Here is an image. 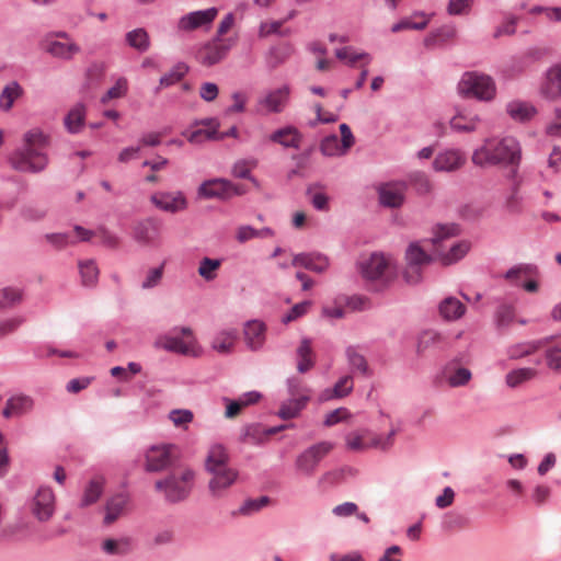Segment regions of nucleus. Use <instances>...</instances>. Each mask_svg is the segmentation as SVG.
<instances>
[{"instance_id": "obj_1", "label": "nucleus", "mask_w": 561, "mask_h": 561, "mask_svg": "<svg viewBox=\"0 0 561 561\" xmlns=\"http://www.w3.org/2000/svg\"><path fill=\"white\" fill-rule=\"evenodd\" d=\"M49 136L39 127L28 129L23 134L22 144L9 157L10 165L19 172L37 174L46 170L49 157L46 151Z\"/></svg>"}, {"instance_id": "obj_2", "label": "nucleus", "mask_w": 561, "mask_h": 561, "mask_svg": "<svg viewBox=\"0 0 561 561\" xmlns=\"http://www.w3.org/2000/svg\"><path fill=\"white\" fill-rule=\"evenodd\" d=\"M522 160V147L519 141L512 136L490 137L476 148L471 161L480 168L505 165L517 171Z\"/></svg>"}, {"instance_id": "obj_3", "label": "nucleus", "mask_w": 561, "mask_h": 561, "mask_svg": "<svg viewBox=\"0 0 561 561\" xmlns=\"http://www.w3.org/2000/svg\"><path fill=\"white\" fill-rule=\"evenodd\" d=\"M194 482L195 471L188 467H180L157 480L154 488L163 494L167 502L180 503L190 496Z\"/></svg>"}, {"instance_id": "obj_4", "label": "nucleus", "mask_w": 561, "mask_h": 561, "mask_svg": "<svg viewBox=\"0 0 561 561\" xmlns=\"http://www.w3.org/2000/svg\"><path fill=\"white\" fill-rule=\"evenodd\" d=\"M457 92L465 99L490 102L496 95V84L489 75L478 71H467L457 83Z\"/></svg>"}, {"instance_id": "obj_5", "label": "nucleus", "mask_w": 561, "mask_h": 561, "mask_svg": "<svg viewBox=\"0 0 561 561\" xmlns=\"http://www.w3.org/2000/svg\"><path fill=\"white\" fill-rule=\"evenodd\" d=\"M334 447L335 444L331 440H320L304 448L294 459L293 468L296 476L305 479L312 478L322 460L331 454Z\"/></svg>"}, {"instance_id": "obj_6", "label": "nucleus", "mask_w": 561, "mask_h": 561, "mask_svg": "<svg viewBox=\"0 0 561 561\" xmlns=\"http://www.w3.org/2000/svg\"><path fill=\"white\" fill-rule=\"evenodd\" d=\"M154 347L167 352L198 356V345L188 327H175L168 333L159 335L154 341Z\"/></svg>"}, {"instance_id": "obj_7", "label": "nucleus", "mask_w": 561, "mask_h": 561, "mask_svg": "<svg viewBox=\"0 0 561 561\" xmlns=\"http://www.w3.org/2000/svg\"><path fill=\"white\" fill-rule=\"evenodd\" d=\"M144 468L147 472H160L170 468L179 458V448L174 444L151 445L145 451Z\"/></svg>"}, {"instance_id": "obj_8", "label": "nucleus", "mask_w": 561, "mask_h": 561, "mask_svg": "<svg viewBox=\"0 0 561 561\" xmlns=\"http://www.w3.org/2000/svg\"><path fill=\"white\" fill-rule=\"evenodd\" d=\"M242 185L232 183L225 178L206 180L197 188L198 197L205 199L229 201L234 196L245 194Z\"/></svg>"}, {"instance_id": "obj_9", "label": "nucleus", "mask_w": 561, "mask_h": 561, "mask_svg": "<svg viewBox=\"0 0 561 561\" xmlns=\"http://www.w3.org/2000/svg\"><path fill=\"white\" fill-rule=\"evenodd\" d=\"M30 513L41 523L48 522L56 511V496L48 486H39L26 503Z\"/></svg>"}, {"instance_id": "obj_10", "label": "nucleus", "mask_w": 561, "mask_h": 561, "mask_svg": "<svg viewBox=\"0 0 561 561\" xmlns=\"http://www.w3.org/2000/svg\"><path fill=\"white\" fill-rule=\"evenodd\" d=\"M290 92L288 84L265 91L257 100V110L265 114L282 113L289 103Z\"/></svg>"}, {"instance_id": "obj_11", "label": "nucleus", "mask_w": 561, "mask_h": 561, "mask_svg": "<svg viewBox=\"0 0 561 561\" xmlns=\"http://www.w3.org/2000/svg\"><path fill=\"white\" fill-rule=\"evenodd\" d=\"M208 473L211 476L208 481V491L214 499L226 496L239 477L238 470L230 466L208 471Z\"/></svg>"}, {"instance_id": "obj_12", "label": "nucleus", "mask_w": 561, "mask_h": 561, "mask_svg": "<svg viewBox=\"0 0 561 561\" xmlns=\"http://www.w3.org/2000/svg\"><path fill=\"white\" fill-rule=\"evenodd\" d=\"M150 202L161 211L176 214L185 210L188 206L187 199L183 192H165L159 191L150 196Z\"/></svg>"}, {"instance_id": "obj_13", "label": "nucleus", "mask_w": 561, "mask_h": 561, "mask_svg": "<svg viewBox=\"0 0 561 561\" xmlns=\"http://www.w3.org/2000/svg\"><path fill=\"white\" fill-rule=\"evenodd\" d=\"M218 15V9L215 7L190 12L180 18L178 22V28L180 31H194L203 27H210L216 16Z\"/></svg>"}, {"instance_id": "obj_14", "label": "nucleus", "mask_w": 561, "mask_h": 561, "mask_svg": "<svg viewBox=\"0 0 561 561\" xmlns=\"http://www.w3.org/2000/svg\"><path fill=\"white\" fill-rule=\"evenodd\" d=\"M391 259L382 253H373L360 263L362 275L369 280L385 278L391 266Z\"/></svg>"}, {"instance_id": "obj_15", "label": "nucleus", "mask_w": 561, "mask_h": 561, "mask_svg": "<svg viewBox=\"0 0 561 561\" xmlns=\"http://www.w3.org/2000/svg\"><path fill=\"white\" fill-rule=\"evenodd\" d=\"M539 94L548 101L561 99V62L550 66L542 78Z\"/></svg>"}, {"instance_id": "obj_16", "label": "nucleus", "mask_w": 561, "mask_h": 561, "mask_svg": "<svg viewBox=\"0 0 561 561\" xmlns=\"http://www.w3.org/2000/svg\"><path fill=\"white\" fill-rule=\"evenodd\" d=\"M408 268L405 279L408 283H417L420 280V268L430 263L431 256L417 244L411 243L405 252Z\"/></svg>"}, {"instance_id": "obj_17", "label": "nucleus", "mask_w": 561, "mask_h": 561, "mask_svg": "<svg viewBox=\"0 0 561 561\" xmlns=\"http://www.w3.org/2000/svg\"><path fill=\"white\" fill-rule=\"evenodd\" d=\"M481 122V117L474 111L466 107H457L454 116L449 121V126L455 133L470 134L479 129Z\"/></svg>"}, {"instance_id": "obj_18", "label": "nucleus", "mask_w": 561, "mask_h": 561, "mask_svg": "<svg viewBox=\"0 0 561 561\" xmlns=\"http://www.w3.org/2000/svg\"><path fill=\"white\" fill-rule=\"evenodd\" d=\"M466 163V156L460 149L448 148L437 153L433 161L436 172H454Z\"/></svg>"}, {"instance_id": "obj_19", "label": "nucleus", "mask_w": 561, "mask_h": 561, "mask_svg": "<svg viewBox=\"0 0 561 561\" xmlns=\"http://www.w3.org/2000/svg\"><path fill=\"white\" fill-rule=\"evenodd\" d=\"M407 184L403 182L386 183L378 190L379 202L385 207L398 208L405 201Z\"/></svg>"}, {"instance_id": "obj_20", "label": "nucleus", "mask_w": 561, "mask_h": 561, "mask_svg": "<svg viewBox=\"0 0 561 561\" xmlns=\"http://www.w3.org/2000/svg\"><path fill=\"white\" fill-rule=\"evenodd\" d=\"M35 401L31 396L18 393L11 396L7 401L2 415L5 419L21 417L33 411Z\"/></svg>"}, {"instance_id": "obj_21", "label": "nucleus", "mask_w": 561, "mask_h": 561, "mask_svg": "<svg viewBox=\"0 0 561 561\" xmlns=\"http://www.w3.org/2000/svg\"><path fill=\"white\" fill-rule=\"evenodd\" d=\"M268 139L274 144L280 145L283 148L298 150L301 147L304 136L297 127L286 125L275 129L268 136Z\"/></svg>"}, {"instance_id": "obj_22", "label": "nucleus", "mask_w": 561, "mask_h": 561, "mask_svg": "<svg viewBox=\"0 0 561 561\" xmlns=\"http://www.w3.org/2000/svg\"><path fill=\"white\" fill-rule=\"evenodd\" d=\"M293 266H300L306 270H309L314 273H324L329 266L330 261L329 259L317 252L312 253H299L294 255L293 261L290 263Z\"/></svg>"}, {"instance_id": "obj_23", "label": "nucleus", "mask_w": 561, "mask_h": 561, "mask_svg": "<svg viewBox=\"0 0 561 561\" xmlns=\"http://www.w3.org/2000/svg\"><path fill=\"white\" fill-rule=\"evenodd\" d=\"M243 334L248 348L259 351L265 343L266 325L260 320H250L244 324Z\"/></svg>"}, {"instance_id": "obj_24", "label": "nucleus", "mask_w": 561, "mask_h": 561, "mask_svg": "<svg viewBox=\"0 0 561 561\" xmlns=\"http://www.w3.org/2000/svg\"><path fill=\"white\" fill-rule=\"evenodd\" d=\"M228 49V46L220 44L219 38H216L201 47L196 58L202 65L209 67L222 60Z\"/></svg>"}, {"instance_id": "obj_25", "label": "nucleus", "mask_w": 561, "mask_h": 561, "mask_svg": "<svg viewBox=\"0 0 561 561\" xmlns=\"http://www.w3.org/2000/svg\"><path fill=\"white\" fill-rule=\"evenodd\" d=\"M44 49L55 58L70 60L80 51V47L72 41L59 42L49 36L44 41Z\"/></svg>"}, {"instance_id": "obj_26", "label": "nucleus", "mask_w": 561, "mask_h": 561, "mask_svg": "<svg viewBox=\"0 0 561 561\" xmlns=\"http://www.w3.org/2000/svg\"><path fill=\"white\" fill-rule=\"evenodd\" d=\"M354 389V378L352 375L340 377L333 387L325 388L321 391L319 400L322 402L343 399L352 393Z\"/></svg>"}, {"instance_id": "obj_27", "label": "nucleus", "mask_w": 561, "mask_h": 561, "mask_svg": "<svg viewBox=\"0 0 561 561\" xmlns=\"http://www.w3.org/2000/svg\"><path fill=\"white\" fill-rule=\"evenodd\" d=\"M505 108L508 116L518 123L529 122L537 115L536 106L527 101L512 100Z\"/></svg>"}, {"instance_id": "obj_28", "label": "nucleus", "mask_w": 561, "mask_h": 561, "mask_svg": "<svg viewBox=\"0 0 561 561\" xmlns=\"http://www.w3.org/2000/svg\"><path fill=\"white\" fill-rule=\"evenodd\" d=\"M238 340V330L234 328L218 331L211 340V348L222 355L232 353Z\"/></svg>"}, {"instance_id": "obj_29", "label": "nucleus", "mask_w": 561, "mask_h": 561, "mask_svg": "<svg viewBox=\"0 0 561 561\" xmlns=\"http://www.w3.org/2000/svg\"><path fill=\"white\" fill-rule=\"evenodd\" d=\"M129 504V497L126 494H116L110 497L105 504L104 525H112L122 515L125 514Z\"/></svg>"}, {"instance_id": "obj_30", "label": "nucleus", "mask_w": 561, "mask_h": 561, "mask_svg": "<svg viewBox=\"0 0 561 561\" xmlns=\"http://www.w3.org/2000/svg\"><path fill=\"white\" fill-rule=\"evenodd\" d=\"M548 341V339H541L515 343L506 348V355L512 360L522 359L535 354L537 351L542 348Z\"/></svg>"}, {"instance_id": "obj_31", "label": "nucleus", "mask_w": 561, "mask_h": 561, "mask_svg": "<svg viewBox=\"0 0 561 561\" xmlns=\"http://www.w3.org/2000/svg\"><path fill=\"white\" fill-rule=\"evenodd\" d=\"M296 357L298 373L306 374L314 367L316 359L310 339L304 337L300 341L296 350Z\"/></svg>"}, {"instance_id": "obj_32", "label": "nucleus", "mask_w": 561, "mask_h": 561, "mask_svg": "<svg viewBox=\"0 0 561 561\" xmlns=\"http://www.w3.org/2000/svg\"><path fill=\"white\" fill-rule=\"evenodd\" d=\"M229 466V454L226 447L221 444H213L207 453L205 459L206 471L225 468Z\"/></svg>"}, {"instance_id": "obj_33", "label": "nucleus", "mask_w": 561, "mask_h": 561, "mask_svg": "<svg viewBox=\"0 0 561 561\" xmlns=\"http://www.w3.org/2000/svg\"><path fill=\"white\" fill-rule=\"evenodd\" d=\"M538 370L534 367H518L510 370L505 375V385L511 389H516L522 385L537 378Z\"/></svg>"}, {"instance_id": "obj_34", "label": "nucleus", "mask_w": 561, "mask_h": 561, "mask_svg": "<svg viewBox=\"0 0 561 561\" xmlns=\"http://www.w3.org/2000/svg\"><path fill=\"white\" fill-rule=\"evenodd\" d=\"M439 314L447 321H456L466 312V306L455 297H447L439 304Z\"/></svg>"}, {"instance_id": "obj_35", "label": "nucleus", "mask_w": 561, "mask_h": 561, "mask_svg": "<svg viewBox=\"0 0 561 561\" xmlns=\"http://www.w3.org/2000/svg\"><path fill=\"white\" fill-rule=\"evenodd\" d=\"M309 402L308 397H301V398H291L289 397L287 400H285L277 412V415L282 420H291L297 417L300 412L306 408L307 403Z\"/></svg>"}, {"instance_id": "obj_36", "label": "nucleus", "mask_w": 561, "mask_h": 561, "mask_svg": "<svg viewBox=\"0 0 561 561\" xmlns=\"http://www.w3.org/2000/svg\"><path fill=\"white\" fill-rule=\"evenodd\" d=\"M443 376L446 382L453 387H463L468 385V382L472 378V374L468 368L465 367H453L450 365L446 366L443 371Z\"/></svg>"}, {"instance_id": "obj_37", "label": "nucleus", "mask_w": 561, "mask_h": 561, "mask_svg": "<svg viewBox=\"0 0 561 561\" xmlns=\"http://www.w3.org/2000/svg\"><path fill=\"white\" fill-rule=\"evenodd\" d=\"M347 364L353 373H359L363 376H371V370L365 356L355 346H348L345 351Z\"/></svg>"}, {"instance_id": "obj_38", "label": "nucleus", "mask_w": 561, "mask_h": 561, "mask_svg": "<svg viewBox=\"0 0 561 561\" xmlns=\"http://www.w3.org/2000/svg\"><path fill=\"white\" fill-rule=\"evenodd\" d=\"M85 119V106L81 103L76 104L65 117V127L70 134H77L81 130Z\"/></svg>"}, {"instance_id": "obj_39", "label": "nucleus", "mask_w": 561, "mask_h": 561, "mask_svg": "<svg viewBox=\"0 0 561 561\" xmlns=\"http://www.w3.org/2000/svg\"><path fill=\"white\" fill-rule=\"evenodd\" d=\"M104 482L102 478H93L89 481L87 486L83 490L82 497L80 500V507H88L101 497L103 493Z\"/></svg>"}, {"instance_id": "obj_40", "label": "nucleus", "mask_w": 561, "mask_h": 561, "mask_svg": "<svg viewBox=\"0 0 561 561\" xmlns=\"http://www.w3.org/2000/svg\"><path fill=\"white\" fill-rule=\"evenodd\" d=\"M134 548V540L130 537H122L118 539H106L102 543L105 553L114 556H124L129 553Z\"/></svg>"}, {"instance_id": "obj_41", "label": "nucleus", "mask_w": 561, "mask_h": 561, "mask_svg": "<svg viewBox=\"0 0 561 561\" xmlns=\"http://www.w3.org/2000/svg\"><path fill=\"white\" fill-rule=\"evenodd\" d=\"M356 470L351 467H342L324 472L318 483L323 486H332L343 482L347 477H354Z\"/></svg>"}, {"instance_id": "obj_42", "label": "nucleus", "mask_w": 561, "mask_h": 561, "mask_svg": "<svg viewBox=\"0 0 561 561\" xmlns=\"http://www.w3.org/2000/svg\"><path fill=\"white\" fill-rule=\"evenodd\" d=\"M471 248V243L467 240H461L454 243L447 252L439 255L444 265H451L467 255Z\"/></svg>"}, {"instance_id": "obj_43", "label": "nucleus", "mask_w": 561, "mask_h": 561, "mask_svg": "<svg viewBox=\"0 0 561 561\" xmlns=\"http://www.w3.org/2000/svg\"><path fill=\"white\" fill-rule=\"evenodd\" d=\"M126 43L139 53H145L150 48V37L148 32L138 27L128 33L125 36Z\"/></svg>"}, {"instance_id": "obj_44", "label": "nucleus", "mask_w": 561, "mask_h": 561, "mask_svg": "<svg viewBox=\"0 0 561 561\" xmlns=\"http://www.w3.org/2000/svg\"><path fill=\"white\" fill-rule=\"evenodd\" d=\"M445 337L435 330H425L420 333L416 343L417 354H423L432 347H436L444 342Z\"/></svg>"}, {"instance_id": "obj_45", "label": "nucleus", "mask_w": 561, "mask_h": 561, "mask_svg": "<svg viewBox=\"0 0 561 561\" xmlns=\"http://www.w3.org/2000/svg\"><path fill=\"white\" fill-rule=\"evenodd\" d=\"M23 93V89L16 81L8 83L0 93V108L2 111H9L12 108L14 101L19 99Z\"/></svg>"}, {"instance_id": "obj_46", "label": "nucleus", "mask_w": 561, "mask_h": 561, "mask_svg": "<svg viewBox=\"0 0 561 561\" xmlns=\"http://www.w3.org/2000/svg\"><path fill=\"white\" fill-rule=\"evenodd\" d=\"M257 165V160L254 158L240 159L236 161L231 168V174L237 179H248L255 185L257 181L251 175V171Z\"/></svg>"}, {"instance_id": "obj_47", "label": "nucleus", "mask_w": 561, "mask_h": 561, "mask_svg": "<svg viewBox=\"0 0 561 561\" xmlns=\"http://www.w3.org/2000/svg\"><path fill=\"white\" fill-rule=\"evenodd\" d=\"M209 128H198L187 135V140L192 144H201L205 140L218 138V123L215 119L207 121Z\"/></svg>"}, {"instance_id": "obj_48", "label": "nucleus", "mask_w": 561, "mask_h": 561, "mask_svg": "<svg viewBox=\"0 0 561 561\" xmlns=\"http://www.w3.org/2000/svg\"><path fill=\"white\" fill-rule=\"evenodd\" d=\"M320 151L325 157H340L347 152L336 135L324 137L320 144Z\"/></svg>"}, {"instance_id": "obj_49", "label": "nucleus", "mask_w": 561, "mask_h": 561, "mask_svg": "<svg viewBox=\"0 0 561 561\" xmlns=\"http://www.w3.org/2000/svg\"><path fill=\"white\" fill-rule=\"evenodd\" d=\"M220 259L203 257L198 265V275L206 282L216 279L217 272L221 266Z\"/></svg>"}, {"instance_id": "obj_50", "label": "nucleus", "mask_w": 561, "mask_h": 561, "mask_svg": "<svg viewBox=\"0 0 561 561\" xmlns=\"http://www.w3.org/2000/svg\"><path fill=\"white\" fill-rule=\"evenodd\" d=\"M81 280L84 286H94L99 279V268L94 261H80L78 264Z\"/></svg>"}, {"instance_id": "obj_51", "label": "nucleus", "mask_w": 561, "mask_h": 561, "mask_svg": "<svg viewBox=\"0 0 561 561\" xmlns=\"http://www.w3.org/2000/svg\"><path fill=\"white\" fill-rule=\"evenodd\" d=\"M188 72V66L184 62H179L172 67V69L163 75L159 80L160 88L171 87L179 81Z\"/></svg>"}, {"instance_id": "obj_52", "label": "nucleus", "mask_w": 561, "mask_h": 561, "mask_svg": "<svg viewBox=\"0 0 561 561\" xmlns=\"http://www.w3.org/2000/svg\"><path fill=\"white\" fill-rule=\"evenodd\" d=\"M460 228L456 224L437 225L433 230V237L431 239L434 245L440 244L445 239L458 236Z\"/></svg>"}, {"instance_id": "obj_53", "label": "nucleus", "mask_w": 561, "mask_h": 561, "mask_svg": "<svg viewBox=\"0 0 561 561\" xmlns=\"http://www.w3.org/2000/svg\"><path fill=\"white\" fill-rule=\"evenodd\" d=\"M288 396L291 398L308 397L310 399L311 390L304 383L302 379L291 376L286 379Z\"/></svg>"}, {"instance_id": "obj_54", "label": "nucleus", "mask_w": 561, "mask_h": 561, "mask_svg": "<svg viewBox=\"0 0 561 561\" xmlns=\"http://www.w3.org/2000/svg\"><path fill=\"white\" fill-rule=\"evenodd\" d=\"M335 56L347 62L350 66H354L356 61L365 59L366 64H369L371 57L364 51H356L352 47H343L335 50Z\"/></svg>"}, {"instance_id": "obj_55", "label": "nucleus", "mask_w": 561, "mask_h": 561, "mask_svg": "<svg viewBox=\"0 0 561 561\" xmlns=\"http://www.w3.org/2000/svg\"><path fill=\"white\" fill-rule=\"evenodd\" d=\"M22 300V293L18 288L7 287L0 289V310L12 308Z\"/></svg>"}, {"instance_id": "obj_56", "label": "nucleus", "mask_w": 561, "mask_h": 561, "mask_svg": "<svg viewBox=\"0 0 561 561\" xmlns=\"http://www.w3.org/2000/svg\"><path fill=\"white\" fill-rule=\"evenodd\" d=\"M515 318V308L508 304H502L497 307L494 316L497 328H507Z\"/></svg>"}, {"instance_id": "obj_57", "label": "nucleus", "mask_w": 561, "mask_h": 561, "mask_svg": "<svg viewBox=\"0 0 561 561\" xmlns=\"http://www.w3.org/2000/svg\"><path fill=\"white\" fill-rule=\"evenodd\" d=\"M133 238L140 244H150L153 241V229L147 221H141L133 228Z\"/></svg>"}, {"instance_id": "obj_58", "label": "nucleus", "mask_w": 561, "mask_h": 561, "mask_svg": "<svg viewBox=\"0 0 561 561\" xmlns=\"http://www.w3.org/2000/svg\"><path fill=\"white\" fill-rule=\"evenodd\" d=\"M193 417V412L188 409H174L169 412V420L175 427L186 428Z\"/></svg>"}, {"instance_id": "obj_59", "label": "nucleus", "mask_w": 561, "mask_h": 561, "mask_svg": "<svg viewBox=\"0 0 561 561\" xmlns=\"http://www.w3.org/2000/svg\"><path fill=\"white\" fill-rule=\"evenodd\" d=\"M45 241L56 250L73 244V238L67 232H54L44 236Z\"/></svg>"}, {"instance_id": "obj_60", "label": "nucleus", "mask_w": 561, "mask_h": 561, "mask_svg": "<svg viewBox=\"0 0 561 561\" xmlns=\"http://www.w3.org/2000/svg\"><path fill=\"white\" fill-rule=\"evenodd\" d=\"M410 184L415 188L417 194L426 195L432 190L428 178L423 172H413L409 176Z\"/></svg>"}, {"instance_id": "obj_61", "label": "nucleus", "mask_w": 561, "mask_h": 561, "mask_svg": "<svg viewBox=\"0 0 561 561\" xmlns=\"http://www.w3.org/2000/svg\"><path fill=\"white\" fill-rule=\"evenodd\" d=\"M397 433L398 428L391 427L387 435H374L370 439V446L373 448L387 450L393 445Z\"/></svg>"}, {"instance_id": "obj_62", "label": "nucleus", "mask_w": 561, "mask_h": 561, "mask_svg": "<svg viewBox=\"0 0 561 561\" xmlns=\"http://www.w3.org/2000/svg\"><path fill=\"white\" fill-rule=\"evenodd\" d=\"M474 0H449L447 13L449 15H467L473 7Z\"/></svg>"}, {"instance_id": "obj_63", "label": "nucleus", "mask_w": 561, "mask_h": 561, "mask_svg": "<svg viewBox=\"0 0 561 561\" xmlns=\"http://www.w3.org/2000/svg\"><path fill=\"white\" fill-rule=\"evenodd\" d=\"M128 90V82L126 78H119L115 82V84L108 89L105 95L102 96L101 101L102 103H106L111 99H118L126 95Z\"/></svg>"}, {"instance_id": "obj_64", "label": "nucleus", "mask_w": 561, "mask_h": 561, "mask_svg": "<svg viewBox=\"0 0 561 561\" xmlns=\"http://www.w3.org/2000/svg\"><path fill=\"white\" fill-rule=\"evenodd\" d=\"M547 367L554 371H561V347H549L545 352Z\"/></svg>"}]
</instances>
